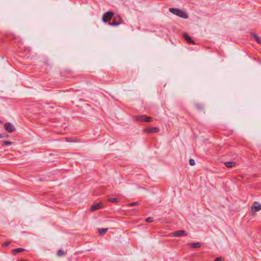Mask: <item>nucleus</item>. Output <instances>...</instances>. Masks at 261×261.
I'll return each mask as SVG.
<instances>
[{
    "instance_id": "nucleus-1",
    "label": "nucleus",
    "mask_w": 261,
    "mask_h": 261,
    "mask_svg": "<svg viewBox=\"0 0 261 261\" xmlns=\"http://www.w3.org/2000/svg\"><path fill=\"white\" fill-rule=\"evenodd\" d=\"M169 10L171 13H172L181 18H182L184 19H186V18H188V14L186 13V12H185L182 10H180V9H179L177 8H169Z\"/></svg>"
},
{
    "instance_id": "nucleus-2",
    "label": "nucleus",
    "mask_w": 261,
    "mask_h": 261,
    "mask_svg": "<svg viewBox=\"0 0 261 261\" xmlns=\"http://www.w3.org/2000/svg\"><path fill=\"white\" fill-rule=\"evenodd\" d=\"M134 118L135 121L140 122H151L153 120L152 118L145 115L135 116Z\"/></svg>"
},
{
    "instance_id": "nucleus-3",
    "label": "nucleus",
    "mask_w": 261,
    "mask_h": 261,
    "mask_svg": "<svg viewBox=\"0 0 261 261\" xmlns=\"http://www.w3.org/2000/svg\"><path fill=\"white\" fill-rule=\"evenodd\" d=\"M114 15V13L112 11H108L105 13L102 17V20L104 22H107L109 20L111 19Z\"/></svg>"
},
{
    "instance_id": "nucleus-4",
    "label": "nucleus",
    "mask_w": 261,
    "mask_h": 261,
    "mask_svg": "<svg viewBox=\"0 0 261 261\" xmlns=\"http://www.w3.org/2000/svg\"><path fill=\"white\" fill-rule=\"evenodd\" d=\"M122 22V18L120 16H117L114 18L112 22L109 23V24L111 26H117L121 24Z\"/></svg>"
},
{
    "instance_id": "nucleus-5",
    "label": "nucleus",
    "mask_w": 261,
    "mask_h": 261,
    "mask_svg": "<svg viewBox=\"0 0 261 261\" xmlns=\"http://www.w3.org/2000/svg\"><path fill=\"white\" fill-rule=\"evenodd\" d=\"M188 235V232L185 230H177L172 233V236L174 237H181Z\"/></svg>"
},
{
    "instance_id": "nucleus-6",
    "label": "nucleus",
    "mask_w": 261,
    "mask_h": 261,
    "mask_svg": "<svg viewBox=\"0 0 261 261\" xmlns=\"http://www.w3.org/2000/svg\"><path fill=\"white\" fill-rule=\"evenodd\" d=\"M4 128L9 133H12L15 130V127L10 122H7L4 124Z\"/></svg>"
},
{
    "instance_id": "nucleus-7",
    "label": "nucleus",
    "mask_w": 261,
    "mask_h": 261,
    "mask_svg": "<svg viewBox=\"0 0 261 261\" xmlns=\"http://www.w3.org/2000/svg\"><path fill=\"white\" fill-rule=\"evenodd\" d=\"M251 210L252 212H254L259 211V210H261L260 204L257 201L254 202L252 206H251Z\"/></svg>"
},
{
    "instance_id": "nucleus-8",
    "label": "nucleus",
    "mask_w": 261,
    "mask_h": 261,
    "mask_svg": "<svg viewBox=\"0 0 261 261\" xmlns=\"http://www.w3.org/2000/svg\"><path fill=\"white\" fill-rule=\"evenodd\" d=\"M160 130V129L158 127H153L151 128H146L144 129L145 133L148 134L158 133Z\"/></svg>"
},
{
    "instance_id": "nucleus-9",
    "label": "nucleus",
    "mask_w": 261,
    "mask_h": 261,
    "mask_svg": "<svg viewBox=\"0 0 261 261\" xmlns=\"http://www.w3.org/2000/svg\"><path fill=\"white\" fill-rule=\"evenodd\" d=\"M102 207V204L101 203H94L91 205L90 208V211H94L99 209Z\"/></svg>"
},
{
    "instance_id": "nucleus-10",
    "label": "nucleus",
    "mask_w": 261,
    "mask_h": 261,
    "mask_svg": "<svg viewBox=\"0 0 261 261\" xmlns=\"http://www.w3.org/2000/svg\"><path fill=\"white\" fill-rule=\"evenodd\" d=\"M184 39L188 42L191 44H195L193 40H192L191 38L186 33H184L183 35Z\"/></svg>"
},
{
    "instance_id": "nucleus-11",
    "label": "nucleus",
    "mask_w": 261,
    "mask_h": 261,
    "mask_svg": "<svg viewBox=\"0 0 261 261\" xmlns=\"http://www.w3.org/2000/svg\"><path fill=\"white\" fill-rule=\"evenodd\" d=\"M189 246L191 248H200L201 245L202 243L198 242V243H191L189 244Z\"/></svg>"
},
{
    "instance_id": "nucleus-12",
    "label": "nucleus",
    "mask_w": 261,
    "mask_h": 261,
    "mask_svg": "<svg viewBox=\"0 0 261 261\" xmlns=\"http://www.w3.org/2000/svg\"><path fill=\"white\" fill-rule=\"evenodd\" d=\"M224 165L227 168H231L234 166L236 163L234 162H225Z\"/></svg>"
},
{
    "instance_id": "nucleus-13",
    "label": "nucleus",
    "mask_w": 261,
    "mask_h": 261,
    "mask_svg": "<svg viewBox=\"0 0 261 261\" xmlns=\"http://www.w3.org/2000/svg\"><path fill=\"white\" fill-rule=\"evenodd\" d=\"M252 37L255 39V40L257 41V42L258 44H261V40H260L259 38L258 37V36L254 33L251 34Z\"/></svg>"
},
{
    "instance_id": "nucleus-14",
    "label": "nucleus",
    "mask_w": 261,
    "mask_h": 261,
    "mask_svg": "<svg viewBox=\"0 0 261 261\" xmlns=\"http://www.w3.org/2000/svg\"><path fill=\"white\" fill-rule=\"evenodd\" d=\"M24 250V249L22 248H16L12 250V252L13 253H19V252H21L23 251Z\"/></svg>"
},
{
    "instance_id": "nucleus-15",
    "label": "nucleus",
    "mask_w": 261,
    "mask_h": 261,
    "mask_svg": "<svg viewBox=\"0 0 261 261\" xmlns=\"http://www.w3.org/2000/svg\"><path fill=\"white\" fill-rule=\"evenodd\" d=\"M108 228H99L98 232L99 234H105L108 231Z\"/></svg>"
},
{
    "instance_id": "nucleus-16",
    "label": "nucleus",
    "mask_w": 261,
    "mask_h": 261,
    "mask_svg": "<svg viewBox=\"0 0 261 261\" xmlns=\"http://www.w3.org/2000/svg\"><path fill=\"white\" fill-rule=\"evenodd\" d=\"M65 254L64 251L62 249H60L57 253V255L58 256H62Z\"/></svg>"
},
{
    "instance_id": "nucleus-17",
    "label": "nucleus",
    "mask_w": 261,
    "mask_h": 261,
    "mask_svg": "<svg viewBox=\"0 0 261 261\" xmlns=\"http://www.w3.org/2000/svg\"><path fill=\"white\" fill-rule=\"evenodd\" d=\"M195 106L196 108V109L198 110H202L203 109V106L199 103L196 104Z\"/></svg>"
},
{
    "instance_id": "nucleus-18",
    "label": "nucleus",
    "mask_w": 261,
    "mask_h": 261,
    "mask_svg": "<svg viewBox=\"0 0 261 261\" xmlns=\"http://www.w3.org/2000/svg\"><path fill=\"white\" fill-rule=\"evenodd\" d=\"M109 201L111 202L116 203L119 201V199L116 198H109Z\"/></svg>"
},
{
    "instance_id": "nucleus-19",
    "label": "nucleus",
    "mask_w": 261,
    "mask_h": 261,
    "mask_svg": "<svg viewBox=\"0 0 261 261\" xmlns=\"http://www.w3.org/2000/svg\"><path fill=\"white\" fill-rule=\"evenodd\" d=\"M12 144V142L9 141H5L3 143V145H10Z\"/></svg>"
},
{
    "instance_id": "nucleus-20",
    "label": "nucleus",
    "mask_w": 261,
    "mask_h": 261,
    "mask_svg": "<svg viewBox=\"0 0 261 261\" xmlns=\"http://www.w3.org/2000/svg\"><path fill=\"white\" fill-rule=\"evenodd\" d=\"M146 222H151L153 221V218L152 217H148L145 219Z\"/></svg>"
},
{
    "instance_id": "nucleus-21",
    "label": "nucleus",
    "mask_w": 261,
    "mask_h": 261,
    "mask_svg": "<svg viewBox=\"0 0 261 261\" xmlns=\"http://www.w3.org/2000/svg\"><path fill=\"white\" fill-rule=\"evenodd\" d=\"M189 163L191 166H194L195 164L194 160L191 159L189 160Z\"/></svg>"
},
{
    "instance_id": "nucleus-22",
    "label": "nucleus",
    "mask_w": 261,
    "mask_h": 261,
    "mask_svg": "<svg viewBox=\"0 0 261 261\" xmlns=\"http://www.w3.org/2000/svg\"><path fill=\"white\" fill-rule=\"evenodd\" d=\"M12 37V38L15 40H17V39H18L17 37L13 34H11L10 35L9 37Z\"/></svg>"
},
{
    "instance_id": "nucleus-23",
    "label": "nucleus",
    "mask_w": 261,
    "mask_h": 261,
    "mask_svg": "<svg viewBox=\"0 0 261 261\" xmlns=\"http://www.w3.org/2000/svg\"><path fill=\"white\" fill-rule=\"evenodd\" d=\"M138 202H132L130 203L129 204V206H135V205H137L138 204Z\"/></svg>"
},
{
    "instance_id": "nucleus-24",
    "label": "nucleus",
    "mask_w": 261,
    "mask_h": 261,
    "mask_svg": "<svg viewBox=\"0 0 261 261\" xmlns=\"http://www.w3.org/2000/svg\"><path fill=\"white\" fill-rule=\"evenodd\" d=\"M10 243L9 242H6L3 244V247H7L9 245Z\"/></svg>"
},
{
    "instance_id": "nucleus-25",
    "label": "nucleus",
    "mask_w": 261,
    "mask_h": 261,
    "mask_svg": "<svg viewBox=\"0 0 261 261\" xmlns=\"http://www.w3.org/2000/svg\"><path fill=\"white\" fill-rule=\"evenodd\" d=\"M222 260V258L221 257H219L215 258V261H221Z\"/></svg>"
},
{
    "instance_id": "nucleus-26",
    "label": "nucleus",
    "mask_w": 261,
    "mask_h": 261,
    "mask_svg": "<svg viewBox=\"0 0 261 261\" xmlns=\"http://www.w3.org/2000/svg\"><path fill=\"white\" fill-rule=\"evenodd\" d=\"M17 42V45H20L22 44V42L21 40H18V41Z\"/></svg>"
},
{
    "instance_id": "nucleus-27",
    "label": "nucleus",
    "mask_w": 261,
    "mask_h": 261,
    "mask_svg": "<svg viewBox=\"0 0 261 261\" xmlns=\"http://www.w3.org/2000/svg\"><path fill=\"white\" fill-rule=\"evenodd\" d=\"M6 136L5 134H0V138H4V137H6Z\"/></svg>"
},
{
    "instance_id": "nucleus-28",
    "label": "nucleus",
    "mask_w": 261,
    "mask_h": 261,
    "mask_svg": "<svg viewBox=\"0 0 261 261\" xmlns=\"http://www.w3.org/2000/svg\"><path fill=\"white\" fill-rule=\"evenodd\" d=\"M67 141L68 142H73V141L71 140L70 138L67 139Z\"/></svg>"
},
{
    "instance_id": "nucleus-29",
    "label": "nucleus",
    "mask_w": 261,
    "mask_h": 261,
    "mask_svg": "<svg viewBox=\"0 0 261 261\" xmlns=\"http://www.w3.org/2000/svg\"><path fill=\"white\" fill-rule=\"evenodd\" d=\"M18 261H26V260H21V259H20V260H18Z\"/></svg>"
}]
</instances>
